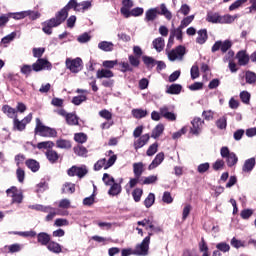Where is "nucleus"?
Here are the masks:
<instances>
[{"instance_id":"nucleus-29","label":"nucleus","mask_w":256,"mask_h":256,"mask_svg":"<svg viewBox=\"0 0 256 256\" xmlns=\"http://www.w3.org/2000/svg\"><path fill=\"white\" fill-rule=\"evenodd\" d=\"M62 193H66L69 195H72V193H75V184H73L71 182H66L62 186Z\"/></svg>"},{"instance_id":"nucleus-50","label":"nucleus","mask_w":256,"mask_h":256,"mask_svg":"<svg viewBox=\"0 0 256 256\" xmlns=\"http://www.w3.org/2000/svg\"><path fill=\"white\" fill-rule=\"evenodd\" d=\"M107 163V159H100L94 164V171H101V169H105V165Z\"/></svg>"},{"instance_id":"nucleus-3","label":"nucleus","mask_w":256,"mask_h":256,"mask_svg":"<svg viewBox=\"0 0 256 256\" xmlns=\"http://www.w3.org/2000/svg\"><path fill=\"white\" fill-rule=\"evenodd\" d=\"M35 135H40V137H57V130L43 125L41 119L36 118Z\"/></svg>"},{"instance_id":"nucleus-30","label":"nucleus","mask_w":256,"mask_h":256,"mask_svg":"<svg viewBox=\"0 0 256 256\" xmlns=\"http://www.w3.org/2000/svg\"><path fill=\"white\" fill-rule=\"evenodd\" d=\"M29 209H33L34 211H41L42 213H48L49 209H53V207L44 206V205H41V204H34V205H30Z\"/></svg>"},{"instance_id":"nucleus-60","label":"nucleus","mask_w":256,"mask_h":256,"mask_svg":"<svg viewBox=\"0 0 256 256\" xmlns=\"http://www.w3.org/2000/svg\"><path fill=\"white\" fill-rule=\"evenodd\" d=\"M246 83H249L250 85L255 83L256 81V75L253 72H246Z\"/></svg>"},{"instance_id":"nucleus-63","label":"nucleus","mask_w":256,"mask_h":256,"mask_svg":"<svg viewBox=\"0 0 256 256\" xmlns=\"http://www.w3.org/2000/svg\"><path fill=\"white\" fill-rule=\"evenodd\" d=\"M8 249L10 253H19V251L22 249V246L21 244H12L8 246Z\"/></svg>"},{"instance_id":"nucleus-15","label":"nucleus","mask_w":256,"mask_h":256,"mask_svg":"<svg viewBox=\"0 0 256 256\" xmlns=\"http://www.w3.org/2000/svg\"><path fill=\"white\" fill-rule=\"evenodd\" d=\"M149 139H151V136L149 134L142 135L138 140L134 142V148L141 149V147H145L147 143H149Z\"/></svg>"},{"instance_id":"nucleus-34","label":"nucleus","mask_w":256,"mask_h":256,"mask_svg":"<svg viewBox=\"0 0 256 256\" xmlns=\"http://www.w3.org/2000/svg\"><path fill=\"white\" fill-rule=\"evenodd\" d=\"M66 122L68 125H79V118L73 113H69L66 116Z\"/></svg>"},{"instance_id":"nucleus-28","label":"nucleus","mask_w":256,"mask_h":256,"mask_svg":"<svg viewBox=\"0 0 256 256\" xmlns=\"http://www.w3.org/2000/svg\"><path fill=\"white\" fill-rule=\"evenodd\" d=\"M46 157L50 163H56L59 159V154L55 150H47Z\"/></svg>"},{"instance_id":"nucleus-10","label":"nucleus","mask_w":256,"mask_h":256,"mask_svg":"<svg viewBox=\"0 0 256 256\" xmlns=\"http://www.w3.org/2000/svg\"><path fill=\"white\" fill-rule=\"evenodd\" d=\"M87 173L88 171L86 166H81V167L72 166L70 169H68V172H67L69 177L76 176V177H79L80 179H82V177H85Z\"/></svg>"},{"instance_id":"nucleus-62","label":"nucleus","mask_w":256,"mask_h":256,"mask_svg":"<svg viewBox=\"0 0 256 256\" xmlns=\"http://www.w3.org/2000/svg\"><path fill=\"white\" fill-rule=\"evenodd\" d=\"M187 133V127L184 126L180 131L173 133L172 139H180L181 136L185 135Z\"/></svg>"},{"instance_id":"nucleus-4","label":"nucleus","mask_w":256,"mask_h":256,"mask_svg":"<svg viewBox=\"0 0 256 256\" xmlns=\"http://www.w3.org/2000/svg\"><path fill=\"white\" fill-rule=\"evenodd\" d=\"M237 19V16H231V15H224L219 16L217 13L208 12L206 21L208 23H221V24H230L233 23Z\"/></svg>"},{"instance_id":"nucleus-9","label":"nucleus","mask_w":256,"mask_h":256,"mask_svg":"<svg viewBox=\"0 0 256 256\" xmlns=\"http://www.w3.org/2000/svg\"><path fill=\"white\" fill-rule=\"evenodd\" d=\"M231 47H233V42H231V40H225L224 42L216 41L215 44L212 46L211 51L212 53H215L220 49L222 53H227V51H229Z\"/></svg>"},{"instance_id":"nucleus-16","label":"nucleus","mask_w":256,"mask_h":256,"mask_svg":"<svg viewBox=\"0 0 256 256\" xmlns=\"http://www.w3.org/2000/svg\"><path fill=\"white\" fill-rule=\"evenodd\" d=\"M96 77L97 79H111L112 77H115V74L113 71L103 68L97 71Z\"/></svg>"},{"instance_id":"nucleus-22","label":"nucleus","mask_w":256,"mask_h":256,"mask_svg":"<svg viewBox=\"0 0 256 256\" xmlns=\"http://www.w3.org/2000/svg\"><path fill=\"white\" fill-rule=\"evenodd\" d=\"M152 45L158 53H161V51H163V49L165 48V39H163L162 37H158L152 42Z\"/></svg>"},{"instance_id":"nucleus-1","label":"nucleus","mask_w":256,"mask_h":256,"mask_svg":"<svg viewBox=\"0 0 256 256\" xmlns=\"http://www.w3.org/2000/svg\"><path fill=\"white\" fill-rule=\"evenodd\" d=\"M77 7V0H70L68 4L62 8L58 13H56V16L54 18H51L50 20L44 22L42 31L46 33V35H51L53 33V27H59L61 23L69 17V9H76Z\"/></svg>"},{"instance_id":"nucleus-57","label":"nucleus","mask_w":256,"mask_h":256,"mask_svg":"<svg viewBox=\"0 0 256 256\" xmlns=\"http://www.w3.org/2000/svg\"><path fill=\"white\" fill-rule=\"evenodd\" d=\"M58 207H60V209H69V207H71V200L67 198L60 200Z\"/></svg>"},{"instance_id":"nucleus-24","label":"nucleus","mask_w":256,"mask_h":256,"mask_svg":"<svg viewBox=\"0 0 256 256\" xmlns=\"http://www.w3.org/2000/svg\"><path fill=\"white\" fill-rule=\"evenodd\" d=\"M163 131H165V126L163 124H158L153 130L151 137L152 139H159L161 135H163Z\"/></svg>"},{"instance_id":"nucleus-51","label":"nucleus","mask_w":256,"mask_h":256,"mask_svg":"<svg viewBox=\"0 0 256 256\" xmlns=\"http://www.w3.org/2000/svg\"><path fill=\"white\" fill-rule=\"evenodd\" d=\"M26 17H29V19H31L32 21H35L36 19H39V17H41V13H39L38 11H33V10H27L26 11Z\"/></svg>"},{"instance_id":"nucleus-54","label":"nucleus","mask_w":256,"mask_h":256,"mask_svg":"<svg viewBox=\"0 0 256 256\" xmlns=\"http://www.w3.org/2000/svg\"><path fill=\"white\" fill-rule=\"evenodd\" d=\"M240 99L242 101V103H249V101H251V94L247 91H242L240 93Z\"/></svg>"},{"instance_id":"nucleus-41","label":"nucleus","mask_w":256,"mask_h":256,"mask_svg":"<svg viewBox=\"0 0 256 256\" xmlns=\"http://www.w3.org/2000/svg\"><path fill=\"white\" fill-rule=\"evenodd\" d=\"M155 203V194L150 193L147 198L144 200V205L149 209V207H153V204Z\"/></svg>"},{"instance_id":"nucleus-40","label":"nucleus","mask_w":256,"mask_h":256,"mask_svg":"<svg viewBox=\"0 0 256 256\" xmlns=\"http://www.w3.org/2000/svg\"><path fill=\"white\" fill-rule=\"evenodd\" d=\"M108 193L115 197V195H119L121 193V185L114 183L109 189Z\"/></svg>"},{"instance_id":"nucleus-43","label":"nucleus","mask_w":256,"mask_h":256,"mask_svg":"<svg viewBox=\"0 0 256 256\" xmlns=\"http://www.w3.org/2000/svg\"><path fill=\"white\" fill-rule=\"evenodd\" d=\"M216 249H218V251H222V253H229L231 246L225 242H220L216 245Z\"/></svg>"},{"instance_id":"nucleus-2","label":"nucleus","mask_w":256,"mask_h":256,"mask_svg":"<svg viewBox=\"0 0 256 256\" xmlns=\"http://www.w3.org/2000/svg\"><path fill=\"white\" fill-rule=\"evenodd\" d=\"M53 69V65L47 59H38L32 66L31 65H23L21 67V73L23 75H31V71H35L38 73L39 71H51Z\"/></svg>"},{"instance_id":"nucleus-8","label":"nucleus","mask_w":256,"mask_h":256,"mask_svg":"<svg viewBox=\"0 0 256 256\" xmlns=\"http://www.w3.org/2000/svg\"><path fill=\"white\" fill-rule=\"evenodd\" d=\"M32 120H33V113L28 114L21 121L17 119V117H15L13 119L14 129H16V131H25V127H27V124H29V122Z\"/></svg>"},{"instance_id":"nucleus-52","label":"nucleus","mask_w":256,"mask_h":256,"mask_svg":"<svg viewBox=\"0 0 256 256\" xmlns=\"http://www.w3.org/2000/svg\"><path fill=\"white\" fill-rule=\"evenodd\" d=\"M157 176L155 175H152V176H148V177H145L143 179V185H153V183H157Z\"/></svg>"},{"instance_id":"nucleus-14","label":"nucleus","mask_w":256,"mask_h":256,"mask_svg":"<svg viewBox=\"0 0 256 256\" xmlns=\"http://www.w3.org/2000/svg\"><path fill=\"white\" fill-rule=\"evenodd\" d=\"M159 15V7L156 8H150L145 13V21H155L157 19V16Z\"/></svg>"},{"instance_id":"nucleus-61","label":"nucleus","mask_w":256,"mask_h":256,"mask_svg":"<svg viewBox=\"0 0 256 256\" xmlns=\"http://www.w3.org/2000/svg\"><path fill=\"white\" fill-rule=\"evenodd\" d=\"M243 3H247V0H237L236 2H234V3L229 7V10H230V11H235V9H239V7H241V5H243Z\"/></svg>"},{"instance_id":"nucleus-11","label":"nucleus","mask_w":256,"mask_h":256,"mask_svg":"<svg viewBox=\"0 0 256 256\" xmlns=\"http://www.w3.org/2000/svg\"><path fill=\"white\" fill-rule=\"evenodd\" d=\"M8 197H12V203H22L23 193H21L17 187L13 186L6 191Z\"/></svg>"},{"instance_id":"nucleus-46","label":"nucleus","mask_w":256,"mask_h":256,"mask_svg":"<svg viewBox=\"0 0 256 256\" xmlns=\"http://www.w3.org/2000/svg\"><path fill=\"white\" fill-rule=\"evenodd\" d=\"M158 149H159L158 143H154V144L150 145L146 152L147 156L153 157V155H155V153H157Z\"/></svg>"},{"instance_id":"nucleus-23","label":"nucleus","mask_w":256,"mask_h":256,"mask_svg":"<svg viewBox=\"0 0 256 256\" xmlns=\"http://www.w3.org/2000/svg\"><path fill=\"white\" fill-rule=\"evenodd\" d=\"M114 47L115 45L113 44V42H109V41H102L98 44V49L105 52L113 51Z\"/></svg>"},{"instance_id":"nucleus-37","label":"nucleus","mask_w":256,"mask_h":256,"mask_svg":"<svg viewBox=\"0 0 256 256\" xmlns=\"http://www.w3.org/2000/svg\"><path fill=\"white\" fill-rule=\"evenodd\" d=\"M226 159L228 167H233V165H237L238 158L235 153L231 152Z\"/></svg>"},{"instance_id":"nucleus-31","label":"nucleus","mask_w":256,"mask_h":256,"mask_svg":"<svg viewBox=\"0 0 256 256\" xmlns=\"http://www.w3.org/2000/svg\"><path fill=\"white\" fill-rule=\"evenodd\" d=\"M58 149H71V141L65 139H59L56 141Z\"/></svg>"},{"instance_id":"nucleus-17","label":"nucleus","mask_w":256,"mask_h":256,"mask_svg":"<svg viewBox=\"0 0 256 256\" xmlns=\"http://www.w3.org/2000/svg\"><path fill=\"white\" fill-rule=\"evenodd\" d=\"M256 161L255 158H249L244 162L242 171L244 173H251L255 169Z\"/></svg>"},{"instance_id":"nucleus-36","label":"nucleus","mask_w":256,"mask_h":256,"mask_svg":"<svg viewBox=\"0 0 256 256\" xmlns=\"http://www.w3.org/2000/svg\"><path fill=\"white\" fill-rule=\"evenodd\" d=\"M205 41H207V30L198 31V37L196 38V42H198L199 45H203Z\"/></svg>"},{"instance_id":"nucleus-38","label":"nucleus","mask_w":256,"mask_h":256,"mask_svg":"<svg viewBox=\"0 0 256 256\" xmlns=\"http://www.w3.org/2000/svg\"><path fill=\"white\" fill-rule=\"evenodd\" d=\"M55 143L53 141H44L37 144V149H53Z\"/></svg>"},{"instance_id":"nucleus-42","label":"nucleus","mask_w":256,"mask_h":256,"mask_svg":"<svg viewBox=\"0 0 256 256\" xmlns=\"http://www.w3.org/2000/svg\"><path fill=\"white\" fill-rule=\"evenodd\" d=\"M142 196H143V190L141 188H136L132 192V197L136 203H139V201H141Z\"/></svg>"},{"instance_id":"nucleus-12","label":"nucleus","mask_w":256,"mask_h":256,"mask_svg":"<svg viewBox=\"0 0 256 256\" xmlns=\"http://www.w3.org/2000/svg\"><path fill=\"white\" fill-rule=\"evenodd\" d=\"M192 123V127L190 129V133H192V135H196L199 136L201 135V131L203 129V120H201V118H194Z\"/></svg>"},{"instance_id":"nucleus-19","label":"nucleus","mask_w":256,"mask_h":256,"mask_svg":"<svg viewBox=\"0 0 256 256\" xmlns=\"http://www.w3.org/2000/svg\"><path fill=\"white\" fill-rule=\"evenodd\" d=\"M48 251L51 253H55L56 255H59L63 251V248H61V245L55 241H51L46 245Z\"/></svg>"},{"instance_id":"nucleus-33","label":"nucleus","mask_w":256,"mask_h":256,"mask_svg":"<svg viewBox=\"0 0 256 256\" xmlns=\"http://www.w3.org/2000/svg\"><path fill=\"white\" fill-rule=\"evenodd\" d=\"M181 85L179 84H172L166 91V93H169L170 95H179L181 93Z\"/></svg>"},{"instance_id":"nucleus-49","label":"nucleus","mask_w":256,"mask_h":256,"mask_svg":"<svg viewBox=\"0 0 256 256\" xmlns=\"http://www.w3.org/2000/svg\"><path fill=\"white\" fill-rule=\"evenodd\" d=\"M193 19H195L194 15L187 16L181 21L180 27L185 29V27L189 26L193 22Z\"/></svg>"},{"instance_id":"nucleus-5","label":"nucleus","mask_w":256,"mask_h":256,"mask_svg":"<svg viewBox=\"0 0 256 256\" xmlns=\"http://www.w3.org/2000/svg\"><path fill=\"white\" fill-rule=\"evenodd\" d=\"M66 67L71 71V73H79L83 69V60L81 58H67Z\"/></svg>"},{"instance_id":"nucleus-53","label":"nucleus","mask_w":256,"mask_h":256,"mask_svg":"<svg viewBox=\"0 0 256 256\" xmlns=\"http://www.w3.org/2000/svg\"><path fill=\"white\" fill-rule=\"evenodd\" d=\"M84 101H87V96L85 95H79V96H75L72 99V103L74 105H81Z\"/></svg>"},{"instance_id":"nucleus-6","label":"nucleus","mask_w":256,"mask_h":256,"mask_svg":"<svg viewBox=\"0 0 256 256\" xmlns=\"http://www.w3.org/2000/svg\"><path fill=\"white\" fill-rule=\"evenodd\" d=\"M149 243H151V236H147L143 239L141 244H138L133 251V255L145 256L149 253Z\"/></svg>"},{"instance_id":"nucleus-39","label":"nucleus","mask_w":256,"mask_h":256,"mask_svg":"<svg viewBox=\"0 0 256 256\" xmlns=\"http://www.w3.org/2000/svg\"><path fill=\"white\" fill-rule=\"evenodd\" d=\"M238 63L239 65H247L249 63V56H247L245 52H239Z\"/></svg>"},{"instance_id":"nucleus-48","label":"nucleus","mask_w":256,"mask_h":256,"mask_svg":"<svg viewBox=\"0 0 256 256\" xmlns=\"http://www.w3.org/2000/svg\"><path fill=\"white\" fill-rule=\"evenodd\" d=\"M74 141H76L77 143H86L87 142V136L85 133H76L74 135Z\"/></svg>"},{"instance_id":"nucleus-18","label":"nucleus","mask_w":256,"mask_h":256,"mask_svg":"<svg viewBox=\"0 0 256 256\" xmlns=\"http://www.w3.org/2000/svg\"><path fill=\"white\" fill-rule=\"evenodd\" d=\"M37 241H38V243H40V245L47 247V244H49L51 241V235H49L46 232H40L37 235Z\"/></svg>"},{"instance_id":"nucleus-59","label":"nucleus","mask_w":256,"mask_h":256,"mask_svg":"<svg viewBox=\"0 0 256 256\" xmlns=\"http://www.w3.org/2000/svg\"><path fill=\"white\" fill-rule=\"evenodd\" d=\"M43 53H45V48H34L33 49V57H36V59H42Z\"/></svg>"},{"instance_id":"nucleus-55","label":"nucleus","mask_w":256,"mask_h":256,"mask_svg":"<svg viewBox=\"0 0 256 256\" xmlns=\"http://www.w3.org/2000/svg\"><path fill=\"white\" fill-rule=\"evenodd\" d=\"M16 176L19 183H23V181H25V170L21 169V167H18L16 170Z\"/></svg>"},{"instance_id":"nucleus-26","label":"nucleus","mask_w":256,"mask_h":256,"mask_svg":"<svg viewBox=\"0 0 256 256\" xmlns=\"http://www.w3.org/2000/svg\"><path fill=\"white\" fill-rule=\"evenodd\" d=\"M26 166L28 167V169H31L33 173H37V171H39L41 167L35 159L26 160Z\"/></svg>"},{"instance_id":"nucleus-56","label":"nucleus","mask_w":256,"mask_h":256,"mask_svg":"<svg viewBox=\"0 0 256 256\" xmlns=\"http://www.w3.org/2000/svg\"><path fill=\"white\" fill-rule=\"evenodd\" d=\"M163 203H167V205H170V203H173V197L171 196L170 192H164L162 196Z\"/></svg>"},{"instance_id":"nucleus-21","label":"nucleus","mask_w":256,"mask_h":256,"mask_svg":"<svg viewBox=\"0 0 256 256\" xmlns=\"http://www.w3.org/2000/svg\"><path fill=\"white\" fill-rule=\"evenodd\" d=\"M2 111L3 113H5V115H7V117H9L10 119H14L15 117H17V110L9 105H5L2 107Z\"/></svg>"},{"instance_id":"nucleus-64","label":"nucleus","mask_w":256,"mask_h":256,"mask_svg":"<svg viewBox=\"0 0 256 256\" xmlns=\"http://www.w3.org/2000/svg\"><path fill=\"white\" fill-rule=\"evenodd\" d=\"M103 181L105 183V185H113V183H115V179L111 176H109V174L105 173L103 175Z\"/></svg>"},{"instance_id":"nucleus-27","label":"nucleus","mask_w":256,"mask_h":256,"mask_svg":"<svg viewBox=\"0 0 256 256\" xmlns=\"http://www.w3.org/2000/svg\"><path fill=\"white\" fill-rule=\"evenodd\" d=\"M170 35L176 37L178 41H183V28H181V26H179L178 28H172L170 30Z\"/></svg>"},{"instance_id":"nucleus-32","label":"nucleus","mask_w":256,"mask_h":256,"mask_svg":"<svg viewBox=\"0 0 256 256\" xmlns=\"http://www.w3.org/2000/svg\"><path fill=\"white\" fill-rule=\"evenodd\" d=\"M142 60L148 69H153V66L157 65V60L153 59V57L143 56Z\"/></svg>"},{"instance_id":"nucleus-45","label":"nucleus","mask_w":256,"mask_h":256,"mask_svg":"<svg viewBox=\"0 0 256 256\" xmlns=\"http://www.w3.org/2000/svg\"><path fill=\"white\" fill-rule=\"evenodd\" d=\"M216 127L218 129H227V117L223 116L216 121Z\"/></svg>"},{"instance_id":"nucleus-20","label":"nucleus","mask_w":256,"mask_h":256,"mask_svg":"<svg viewBox=\"0 0 256 256\" xmlns=\"http://www.w3.org/2000/svg\"><path fill=\"white\" fill-rule=\"evenodd\" d=\"M158 9H159L158 15H162L168 21H171V19H173V14L171 13V11L168 10L167 5L163 3L160 5V7H158Z\"/></svg>"},{"instance_id":"nucleus-13","label":"nucleus","mask_w":256,"mask_h":256,"mask_svg":"<svg viewBox=\"0 0 256 256\" xmlns=\"http://www.w3.org/2000/svg\"><path fill=\"white\" fill-rule=\"evenodd\" d=\"M165 160V154L163 152H160L156 155L152 163L149 165L148 169L151 171L152 169H156V167H159L160 164L163 163Z\"/></svg>"},{"instance_id":"nucleus-7","label":"nucleus","mask_w":256,"mask_h":256,"mask_svg":"<svg viewBox=\"0 0 256 256\" xmlns=\"http://www.w3.org/2000/svg\"><path fill=\"white\" fill-rule=\"evenodd\" d=\"M185 47L180 45L175 49L171 50L167 53L169 61H183V57H185Z\"/></svg>"},{"instance_id":"nucleus-35","label":"nucleus","mask_w":256,"mask_h":256,"mask_svg":"<svg viewBox=\"0 0 256 256\" xmlns=\"http://www.w3.org/2000/svg\"><path fill=\"white\" fill-rule=\"evenodd\" d=\"M132 115L135 117V119H143V117H147V110L133 109Z\"/></svg>"},{"instance_id":"nucleus-25","label":"nucleus","mask_w":256,"mask_h":256,"mask_svg":"<svg viewBox=\"0 0 256 256\" xmlns=\"http://www.w3.org/2000/svg\"><path fill=\"white\" fill-rule=\"evenodd\" d=\"M143 162H138L133 164V173L137 179H140L143 175Z\"/></svg>"},{"instance_id":"nucleus-47","label":"nucleus","mask_w":256,"mask_h":256,"mask_svg":"<svg viewBox=\"0 0 256 256\" xmlns=\"http://www.w3.org/2000/svg\"><path fill=\"white\" fill-rule=\"evenodd\" d=\"M99 115L102 117V119H106V121H111L113 119V113L107 109L101 110Z\"/></svg>"},{"instance_id":"nucleus-58","label":"nucleus","mask_w":256,"mask_h":256,"mask_svg":"<svg viewBox=\"0 0 256 256\" xmlns=\"http://www.w3.org/2000/svg\"><path fill=\"white\" fill-rule=\"evenodd\" d=\"M117 63H118L117 60H106L102 63V65L103 67H105V69H113V67H115Z\"/></svg>"},{"instance_id":"nucleus-44","label":"nucleus","mask_w":256,"mask_h":256,"mask_svg":"<svg viewBox=\"0 0 256 256\" xmlns=\"http://www.w3.org/2000/svg\"><path fill=\"white\" fill-rule=\"evenodd\" d=\"M74 153L79 155V157H85L87 155V148L82 145L74 147Z\"/></svg>"}]
</instances>
